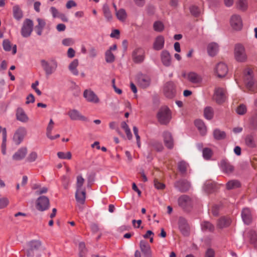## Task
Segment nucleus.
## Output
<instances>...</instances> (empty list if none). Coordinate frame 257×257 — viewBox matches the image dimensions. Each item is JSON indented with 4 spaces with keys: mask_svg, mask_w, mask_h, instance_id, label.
I'll use <instances>...</instances> for the list:
<instances>
[{
    "mask_svg": "<svg viewBox=\"0 0 257 257\" xmlns=\"http://www.w3.org/2000/svg\"><path fill=\"white\" fill-rule=\"evenodd\" d=\"M158 121L162 124H166L171 118V111L167 106L162 107L157 113Z\"/></svg>",
    "mask_w": 257,
    "mask_h": 257,
    "instance_id": "1",
    "label": "nucleus"
},
{
    "mask_svg": "<svg viewBox=\"0 0 257 257\" xmlns=\"http://www.w3.org/2000/svg\"><path fill=\"white\" fill-rule=\"evenodd\" d=\"M41 64L47 76H50L54 73L58 66L57 61L54 59H51L49 61L42 60Z\"/></svg>",
    "mask_w": 257,
    "mask_h": 257,
    "instance_id": "2",
    "label": "nucleus"
},
{
    "mask_svg": "<svg viewBox=\"0 0 257 257\" xmlns=\"http://www.w3.org/2000/svg\"><path fill=\"white\" fill-rule=\"evenodd\" d=\"M244 81L247 88L252 92L256 91V86L252 79V70L247 68L244 72Z\"/></svg>",
    "mask_w": 257,
    "mask_h": 257,
    "instance_id": "3",
    "label": "nucleus"
},
{
    "mask_svg": "<svg viewBox=\"0 0 257 257\" xmlns=\"http://www.w3.org/2000/svg\"><path fill=\"white\" fill-rule=\"evenodd\" d=\"M234 58L239 62H244L247 60V56L244 47L240 44L235 45L234 50Z\"/></svg>",
    "mask_w": 257,
    "mask_h": 257,
    "instance_id": "4",
    "label": "nucleus"
},
{
    "mask_svg": "<svg viewBox=\"0 0 257 257\" xmlns=\"http://www.w3.org/2000/svg\"><path fill=\"white\" fill-rule=\"evenodd\" d=\"M213 98L218 104L223 103L225 101L226 99L225 90L222 88H216L214 90Z\"/></svg>",
    "mask_w": 257,
    "mask_h": 257,
    "instance_id": "5",
    "label": "nucleus"
},
{
    "mask_svg": "<svg viewBox=\"0 0 257 257\" xmlns=\"http://www.w3.org/2000/svg\"><path fill=\"white\" fill-rule=\"evenodd\" d=\"M33 27V21L30 19H26L23 23L21 29V34L23 37H29L32 31Z\"/></svg>",
    "mask_w": 257,
    "mask_h": 257,
    "instance_id": "6",
    "label": "nucleus"
},
{
    "mask_svg": "<svg viewBox=\"0 0 257 257\" xmlns=\"http://www.w3.org/2000/svg\"><path fill=\"white\" fill-rule=\"evenodd\" d=\"M27 135V130L25 127L21 126L19 127L15 132L13 141L17 145L20 144L23 141L24 138Z\"/></svg>",
    "mask_w": 257,
    "mask_h": 257,
    "instance_id": "7",
    "label": "nucleus"
},
{
    "mask_svg": "<svg viewBox=\"0 0 257 257\" xmlns=\"http://www.w3.org/2000/svg\"><path fill=\"white\" fill-rule=\"evenodd\" d=\"M49 205V199L46 196H41L37 200L36 208L39 211H43L48 209Z\"/></svg>",
    "mask_w": 257,
    "mask_h": 257,
    "instance_id": "8",
    "label": "nucleus"
},
{
    "mask_svg": "<svg viewBox=\"0 0 257 257\" xmlns=\"http://www.w3.org/2000/svg\"><path fill=\"white\" fill-rule=\"evenodd\" d=\"M178 228L182 234L187 236L189 234L190 227L186 219L183 217H179L178 220Z\"/></svg>",
    "mask_w": 257,
    "mask_h": 257,
    "instance_id": "9",
    "label": "nucleus"
},
{
    "mask_svg": "<svg viewBox=\"0 0 257 257\" xmlns=\"http://www.w3.org/2000/svg\"><path fill=\"white\" fill-rule=\"evenodd\" d=\"M163 92L164 95L168 98H172L176 94V86L173 82L166 83L164 87Z\"/></svg>",
    "mask_w": 257,
    "mask_h": 257,
    "instance_id": "10",
    "label": "nucleus"
},
{
    "mask_svg": "<svg viewBox=\"0 0 257 257\" xmlns=\"http://www.w3.org/2000/svg\"><path fill=\"white\" fill-rule=\"evenodd\" d=\"M132 58L135 63L142 62L145 59L144 50L141 47L136 48L133 52Z\"/></svg>",
    "mask_w": 257,
    "mask_h": 257,
    "instance_id": "11",
    "label": "nucleus"
},
{
    "mask_svg": "<svg viewBox=\"0 0 257 257\" xmlns=\"http://www.w3.org/2000/svg\"><path fill=\"white\" fill-rule=\"evenodd\" d=\"M83 97L89 102L98 103L99 102V99L97 95L91 89H86L83 92Z\"/></svg>",
    "mask_w": 257,
    "mask_h": 257,
    "instance_id": "12",
    "label": "nucleus"
},
{
    "mask_svg": "<svg viewBox=\"0 0 257 257\" xmlns=\"http://www.w3.org/2000/svg\"><path fill=\"white\" fill-rule=\"evenodd\" d=\"M215 72L218 77H223L228 72L227 66L224 63L220 62L216 65Z\"/></svg>",
    "mask_w": 257,
    "mask_h": 257,
    "instance_id": "13",
    "label": "nucleus"
},
{
    "mask_svg": "<svg viewBox=\"0 0 257 257\" xmlns=\"http://www.w3.org/2000/svg\"><path fill=\"white\" fill-rule=\"evenodd\" d=\"M230 25L235 30H240L242 27V22L240 17L237 15H233L230 18Z\"/></svg>",
    "mask_w": 257,
    "mask_h": 257,
    "instance_id": "14",
    "label": "nucleus"
},
{
    "mask_svg": "<svg viewBox=\"0 0 257 257\" xmlns=\"http://www.w3.org/2000/svg\"><path fill=\"white\" fill-rule=\"evenodd\" d=\"M186 77L187 79L192 83L195 84H199L202 81V76L194 72H190L186 74Z\"/></svg>",
    "mask_w": 257,
    "mask_h": 257,
    "instance_id": "15",
    "label": "nucleus"
},
{
    "mask_svg": "<svg viewBox=\"0 0 257 257\" xmlns=\"http://www.w3.org/2000/svg\"><path fill=\"white\" fill-rule=\"evenodd\" d=\"M67 114L70 119L72 120H87V118L82 115L81 113L77 109H70L68 111Z\"/></svg>",
    "mask_w": 257,
    "mask_h": 257,
    "instance_id": "16",
    "label": "nucleus"
},
{
    "mask_svg": "<svg viewBox=\"0 0 257 257\" xmlns=\"http://www.w3.org/2000/svg\"><path fill=\"white\" fill-rule=\"evenodd\" d=\"M178 204L184 209H187L192 205V202L190 198L187 195H182L178 200Z\"/></svg>",
    "mask_w": 257,
    "mask_h": 257,
    "instance_id": "17",
    "label": "nucleus"
},
{
    "mask_svg": "<svg viewBox=\"0 0 257 257\" xmlns=\"http://www.w3.org/2000/svg\"><path fill=\"white\" fill-rule=\"evenodd\" d=\"M174 186L179 191L184 192L189 190L190 184L187 180H181L175 182Z\"/></svg>",
    "mask_w": 257,
    "mask_h": 257,
    "instance_id": "18",
    "label": "nucleus"
},
{
    "mask_svg": "<svg viewBox=\"0 0 257 257\" xmlns=\"http://www.w3.org/2000/svg\"><path fill=\"white\" fill-rule=\"evenodd\" d=\"M241 217L244 223L246 224H250L252 219L250 209L248 208H243L241 212Z\"/></svg>",
    "mask_w": 257,
    "mask_h": 257,
    "instance_id": "19",
    "label": "nucleus"
},
{
    "mask_svg": "<svg viewBox=\"0 0 257 257\" xmlns=\"http://www.w3.org/2000/svg\"><path fill=\"white\" fill-rule=\"evenodd\" d=\"M163 136L164 144L166 147L170 149H172L174 146V142L171 134L166 131L163 133Z\"/></svg>",
    "mask_w": 257,
    "mask_h": 257,
    "instance_id": "20",
    "label": "nucleus"
},
{
    "mask_svg": "<svg viewBox=\"0 0 257 257\" xmlns=\"http://www.w3.org/2000/svg\"><path fill=\"white\" fill-rule=\"evenodd\" d=\"M140 248L145 257H151L152 251L150 246L144 240L140 241Z\"/></svg>",
    "mask_w": 257,
    "mask_h": 257,
    "instance_id": "21",
    "label": "nucleus"
},
{
    "mask_svg": "<svg viewBox=\"0 0 257 257\" xmlns=\"http://www.w3.org/2000/svg\"><path fill=\"white\" fill-rule=\"evenodd\" d=\"M16 118L19 121L24 123L27 122L29 120V117L26 114L24 109L21 107L17 109Z\"/></svg>",
    "mask_w": 257,
    "mask_h": 257,
    "instance_id": "22",
    "label": "nucleus"
},
{
    "mask_svg": "<svg viewBox=\"0 0 257 257\" xmlns=\"http://www.w3.org/2000/svg\"><path fill=\"white\" fill-rule=\"evenodd\" d=\"M219 50V47L217 43L214 42H212L208 44L207 46V53L211 57H213L215 56Z\"/></svg>",
    "mask_w": 257,
    "mask_h": 257,
    "instance_id": "23",
    "label": "nucleus"
},
{
    "mask_svg": "<svg viewBox=\"0 0 257 257\" xmlns=\"http://www.w3.org/2000/svg\"><path fill=\"white\" fill-rule=\"evenodd\" d=\"M75 198L78 203L83 204L86 198L85 189L76 190Z\"/></svg>",
    "mask_w": 257,
    "mask_h": 257,
    "instance_id": "24",
    "label": "nucleus"
},
{
    "mask_svg": "<svg viewBox=\"0 0 257 257\" xmlns=\"http://www.w3.org/2000/svg\"><path fill=\"white\" fill-rule=\"evenodd\" d=\"M165 39L163 36H159L156 37L153 44V48L156 50H160L164 47Z\"/></svg>",
    "mask_w": 257,
    "mask_h": 257,
    "instance_id": "25",
    "label": "nucleus"
},
{
    "mask_svg": "<svg viewBox=\"0 0 257 257\" xmlns=\"http://www.w3.org/2000/svg\"><path fill=\"white\" fill-rule=\"evenodd\" d=\"M161 61L166 66H169L171 64V57L170 53L166 50L162 52L161 55Z\"/></svg>",
    "mask_w": 257,
    "mask_h": 257,
    "instance_id": "26",
    "label": "nucleus"
},
{
    "mask_svg": "<svg viewBox=\"0 0 257 257\" xmlns=\"http://www.w3.org/2000/svg\"><path fill=\"white\" fill-rule=\"evenodd\" d=\"M138 83L143 88H146L150 84V78L146 75H140L138 78Z\"/></svg>",
    "mask_w": 257,
    "mask_h": 257,
    "instance_id": "27",
    "label": "nucleus"
},
{
    "mask_svg": "<svg viewBox=\"0 0 257 257\" xmlns=\"http://www.w3.org/2000/svg\"><path fill=\"white\" fill-rule=\"evenodd\" d=\"M27 152V149L22 148L20 149L13 156V158L15 160H20L25 158Z\"/></svg>",
    "mask_w": 257,
    "mask_h": 257,
    "instance_id": "28",
    "label": "nucleus"
},
{
    "mask_svg": "<svg viewBox=\"0 0 257 257\" xmlns=\"http://www.w3.org/2000/svg\"><path fill=\"white\" fill-rule=\"evenodd\" d=\"M221 164L223 171L226 173L229 174L233 171L234 167L231 165L227 161L223 160L221 162Z\"/></svg>",
    "mask_w": 257,
    "mask_h": 257,
    "instance_id": "29",
    "label": "nucleus"
},
{
    "mask_svg": "<svg viewBox=\"0 0 257 257\" xmlns=\"http://www.w3.org/2000/svg\"><path fill=\"white\" fill-rule=\"evenodd\" d=\"M231 223V219L228 217H222L218 222L217 225L219 228L227 227Z\"/></svg>",
    "mask_w": 257,
    "mask_h": 257,
    "instance_id": "30",
    "label": "nucleus"
},
{
    "mask_svg": "<svg viewBox=\"0 0 257 257\" xmlns=\"http://www.w3.org/2000/svg\"><path fill=\"white\" fill-rule=\"evenodd\" d=\"M195 125L197 127L201 135L204 136L206 133V128L202 120H196L195 121Z\"/></svg>",
    "mask_w": 257,
    "mask_h": 257,
    "instance_id": "31",
    "label": "nucleus"
},
{
    "mask_svg": "<svg viewBox=\"0 0 257 257\" xmlns=\"http://www.w3.org/2000/svg\"><path fill=\"white\" fill-rule=\"evenodd\" d=\"M240 186V183L237 180H231L226 184V188L227 190H231L237 188Z\"/></svg>",
    "mask_w": 257,
    "mask_h": 257,
    "instance_id": "32",
    "label": "nucleus"
},
{
    "mask_svg": "<svg viewBox=\"0 0 257 257\" xmlns=\"http://www.w3.org/2000/svg\"><path fill=\"white\" fill-rule=\"evenodd\" d=\"M78 65V61L77 59H74L69 65V69L70 72L75 76L78 75V71L77 67Z\"/></svg>",
    "mask_w": 257,
    "mask_h": 257,
    "instance_id": "33",
    "label": "nucleus"
},
{
    "mask_svg": "<svg viewBox=\"0 0 257 257\" xmlns=\"http://www.w3.org/2000/svg\"><path fill=\"white\" fill-rule=\"evenodd\" d=\"M247 233L251 243L253 244L255 247H257V233L253 230H250Z\"/></svg>",
    "mask_w": 257,
    "mask_h": 257,
    "instance_id": "34",
    "label": "nucleus"
},
{
    "mask_svg": "<svg viewBox=\"0 0 257 257\" xmlns=\"http://www.w3.org/2000/svg\"><path fill=\"white\" fill-rule=\"evenodd\" d=\"M102 11L104 16L107 21H111L112 19V15L107 5L105 4L103 5Z\"/></svg>",
    "mask_w": 257,
    "mask_h": 257,
    "instance_id": "35",
    "label": "nucleus"
},
{
    "mask_svg": "<svg viewBox=\"0 0 257 257\" xmlns=\"http://www.w3.org/2000/svg\"><path fill=\"white\" fill-rule=\"evenodd\" d=\"M215 183L211 181H207L204 186V189L207 193H211L215 187Z\"/></svg>",
    "mask_w": 257,
    "mask_h": 257,
    "instance_id": "36",
    "label": "nucleus"
},
{
    "mask_svg": "<svg viewBox=\"0 0 257 257\" xmlns=\"http://www.w3.org/2000/svg\"><path fill=\"white\" fill-rule=\"evenodd\" d=\"M14 17L19 20L23 17V12L18 6H15L13 7Z\"/></svg>",
    "mask_w": 257,
    "mask_h": 257,
    "instance_id": "37",
    "label": "nucleus"
},
{
    "mask_svg": "<svg viewBox=\"0 0 257 257\" xmlns=\"http://www.w3.org/2000/svg\"><path fill=\"white\" fill-rule=\"evenodd\" d=\"M117 18L121 22L124 21L126 18V13L124 9H120L115 12Z\"/></svg>",
    "mask_w": 257,
    "mask_h": 257,
    "instance_id": "38",
    "label": "nucleus"
},
{
    "mask_svg": "<svg viewBox=\"0 0 257 257\" xmlns=\"http://www.w3.org/2000/svg\"><path fill=\"white\" fill-rule=\"evenodd\" d=\"M213 136L216 140H219L224 139L226 137V134L224 132L216 129L213 132Z\"/></svg>",
    "mask_w": 257,
    "mask_h": 257,
    "instance_id": "39",
    "label": "nucleus"
},
{
    "mask_svg": "<svg viewBox=\"0 0 257 257\" xmlns=\"http://www.w3.org/2000/svg\"><path fill=\"white\" fill-rule=\"evenodd\" d=\"M84 181V179L82 177V176L79 175L77 177V181L76 184V190L85 189L84 187H83Z\"/></svg>",
    "mask_w": 257,
    "mask_h": 257,
    "instance_id": "40",
    "label": "nucleus"
},
{
    "mask_svg": "<svg viewBox=\"0 0 257 257\" xmlns=\"http://www.w3.org/2000/svg\"><path fill=\"white\" fill-rule=\"evenodd\" d=\"M204 117L207 119H211L213 116V108L211 107H206L204 110Z\"/></svg>",
    "mask_w": 257,
    "mask_h": 257,
    "instance_id": "41",
    "label": "nucleus"
},
{
    "mask_svg": "<svg viewBox=\"0 0 257 257\" xmlns=\"http://www.w3.org/2000/svg\"><path fill=\"white\" fill-rule=\"evenodd\" d=\"M41 242L38 240H33L28 243V246L31 250H37L41 246Z\"/></svg>",
    "mask_w": 257,
    "mask_h": 257,
    "instance_id": "42",
    "label": "nucleus"
},
{
    "mask_svg": "<svg viewBox=\"0 0 257 257\" xmlns=\"http://www.w3.org/2000/svg\"><path fill=\"white\" fill-rule=\"evenodd\" d=\"M237 7L240 10H246L248 7L247 0H238L237 2Z\"/></svg>",
    "mask_w": 257,
    "mask_h": 257,
    "instance_id": "43",
    "label": "nucleus"
},
{
    "mask_svg": "<svg viewBox=\"0 0 257 257\" xmlns=\"http://www.w3.org/2000/svg\"><path fill=\"white\" fill-rule=\"evenodd\" d=\"M188 166V164L184 161H181L178 164V168L182 174L186 173Z\"/></svg>",
    "mask_w": 257,
    "mask_h": 257,
    "instance_id": "44",
    "label": "nucleus"
},
{
    "mask_svg": "<svg viewBox=\"0 0 257 257\" xmlns=\"http://www.w3.org/2000/svg\"><path fill=\"white\" fill-rule=\"evenodd\" d=\"M190 12L191 14L195 17H198L201 14L200 9L195 5H192L190 7Z\"/></svg>",
    "mask_w": 257,
    "mask_h": 257,
    "instance_id": "45",
    "label": "nucleus"
},
{
    "mask_svg": "<svg viewBox=\"0 0 257 257\" xmlns=\"http://www.w3.org/2000/svg\"><path fill=\"white\" fill-rule=\"evenodd\" d=\"M201 227L203 230H208L211 231L214 229L213 225L208 221H204L201 224Z\"/></svg>",
    "mask_w": 257,
    "mask_h": 257,
    "instance_id": "46",
    "label": "nucleus"
},
{
    "mask_svg": "<svg viewBox=\"0 0 257 257\" xmlns=\"http://www.w3.org/2000/svg\"><path fill=\"white\" fill-rule=\"evenodd\" d=\"M57 156L59 158L61 159H70L71 158V154L70 152L64 153L62 152H59L57 153Z\"/></svg>",
    "mask_w": 257,
    "mask_h": 257,
    "instance_id": "47",
    "label": "nucleus"
},
{
    "mask_svg": "<svg viewBox=\"0 0 257 257\" xmlns=\"http://www.w3.org/2000/svg\"><path fill=\"white\" fill-rule=\"evenodd\" d=\"M105 60L107 63L112 62L114 60V56L110 50H107L105 52Z\"/></svg>",
    "mask_w": 257,
    "mask_h": 257,
    "instance_id": "48",
    "label": "nucleus"
},
{
    "mask_svg": "<svg viewBox=\"0 0 257 257\" xmlns=\"http://www.w3.org/2000/svg\"><path fill=\"white\" fill-rule=\"evenodd\" d=\"M245 144L247 146L251 148L255 147V144L253 137L251 136H247L245 139Z\"/></svg>",
    "mask_w": 257,
    "mask_h": 257,
    "instance_id": "49",
    "label": "nucleus"
},
{
    "mask_svg": "<svg viewBox=\"0 0 257 257\" xmlns=\"http://www.w3.org/2000/svg\"><path fill=\"white\" fill-rule=\"evenodd\" d=\"M236 112L239 115H243L246 112V107L243 104H239L236 109Z\"/></svg>",
    "mask_w": 257,
    "mask_h": 257,
    "instance_id": "50",
    "label": "nucleus"
},
{
    "mask_svg": "<svg viewBox=\"0 0 257 257\" xmlns=\"http://www.w3.org/2000/svg\"><path fill=\"white\" fill-rule=\"evenodd\" d=\"M153 27L155 31L158 32H161L164 29L163 24L160 21H157L155 22Z\"/></svg>",
    "mask_w": 257,
    "mask_h": 257,
    "instance_id": "51",
    "label": "nucleus"
},
{
    "mask_svg": "<svg viewBox=\"0 0 257 257\" xmlns=\"http://www.w3.org/2000/svg\"><path fill=\"white\" fill-rule=\"evenodd\" d=\"M97 56V51L94 47H91L88 50V57L91 59H93Z\"/></svg>",
    "mask_w": 257,
    "mask_h": 257,
    "instance_id": "52",
    "label": "nucleus"
},
{
    "mask_svg": "<svg viewBox=\"0 0 257 257\" xmlns=\"http://www.w3.org/2000/svg\"><path fill=\"white\" fill-rule=\"evenodd\" d=\"M79 257H83L86 252V248L84 242H81L79 244Z\"/></svg>",
    "mask_w": 257,
    "mask_h": 257,
    "instance_id": "53",
    "label": "nucleus"
},
{
    "mask_svg": "<svg viewBox=\"0 0 257 257\" xmlns=\"http://www.w3.org/2000/svg\"><path fill=\"white\" fill-rule=\"evenodd\" d=\"M3 46L4 49L6 51H10L12 48V45L10 41L8 39H5L4 40L3 43Z\"/></svg>",
    "mask_w": 257,
    "mask_h": 257,
    "instance_id": "54",
    "label": "nucleus"
},
{
    "mask_svg": "<svg viewBox=\"0 0 257 257\" xmlns=\"http://www.w3.org/2000/svg\"><path fill=\"white\" fill-rule=\"evenodd\" d=\"M212 152L210 149L205 148L203 150V156L205 159H209L212 156Z\"/></svg>",
    "mask_w": 257,
    "mask_h": 257,
    "instance_id": "55",
    "label": "nucleus"
},
{
    "mask_svg": "<svg viewBox=\"0 0 257 257\" xmlns=\"http://www.w3.org/2000/svg\"><path fill=\"white\" fill-rule=\"evenodd\" d=\"M154 182V186L157 189H164L165 187V184L159 181L158 179L155 178Z\"/></svg>",
    "mask_w": 257,
    "mask_h": 257,
    "instance_id": "56",
    "label": "nucleus"
},
{
    "mask_svg": "<svg viewBox=\"0 0 257 257\" xmlns=\"http://www.w3.org/2000/svg\"><path fill=\"white\" fill-rule=\"evenodd\" d=\"M37 153L35 152H32L29 155L27 160L30 162H33L37 160Z\"/></svg>",
    "mask_w": 257,
    "mask_h": 257,
    "instance_id": "57",
    "label": "nucleus"
},
{
    "mask_svg": "<svg viewBox=\"0 0 257 257\" xmlns=\"http://www.w3.org/2000/svg\"><path fill=\"white\" fill-rule=\"evenodd\" d=\"M9 203L7 198L3 197L0 199V209L4 208L7 206Z\"/></svg>",
    "mask_w": 257,
    "mask_h": 257,
    "instance_id": "58",
    "label": "nucleus"
},
{
    "mask_svg": "<svg viewBox=\"0 0 257 257\" xmlns=\"http://www.w3.org/2000/svg\"><path fill=\"white\" fill-rule=\"evenodd\" d=\"M7 141V130L4 128L3 131V142L2 144V148H6Z\"/></svg>",
    "mask_w": 257,
    "mask_h": 257,
    "instance_id": "59",
    "label": "nucleus"
},
{
    "mask_svg": "<svg viewBox=\"0 0 257 257\" xmlns=\"http://www.w3.org/2000/svg\"><path fill=\"white\" fill-rule=\"evenodd\" d=\"M74 44V41L72 38H66L62 40V44L64 46H69Z\"/></svg>",
    "mask_w": 257,
    "mask_h": 257,
    "instance_id": "60",
    "label": "nucleus"
},
{
    "mask_svg": "<svg viewBox=\"0 0 257 257\" xmlns=\"http://www.w3.org/2000/svg\"><path fill=\"white\" fill-rule=\"evenodd\" d=\"M37 21L38 23V25L36 27V28H41L43 29L46 25L45 21L40 18H38Z\"/></svg>",
    "mask_w": 257,
    "mask_h": 257,
    "instance_id": "61",
    "label": "nucleus"
},
{
    "mask_svg": "<svg viewBox=\"0 0 257 257\" xmlns=\"http://www.w3.org/2000/svg\"><path fill=\"white\" fill-rule=\"evenodd\" d=\"M50 11L54 18L60 17L61 14L59 13L58 11L55 7H52Z\"/></svg>",
    "mask_w": 257,
    "mask_h": 257,
    "instance_id": "62",
    "label": "nucleus"
},
{
    "mask_svg": "<svg viewBox=\"0 0 257 257\" xmlns=\"http://www.w3.org/2000/svg\"><path fill=\"white\" fill-rule=\"evenodd\" d=\"M251 124L253 127H257V111L251 119Z\"/></svg>",
    "mask_w": 257,
    "mask_h": 257,
    "instance_id": "63",
    "label": "nucleus"
},
{
    "mask_svg": "<svg viewBox=\"0 0 257 257\" xmlns=\"http://www.w3.org/2000/svg\"><path fill=\"white\" fill-rule=\"evenodd\" d=\"M215 252L212 248H208L205 253V257H214Z\"/></svg>",
    "mask_w": 257,
    "mask_h": 257,
    "instance_id": "64",
    "label": "nucleus"
}]
</instances>
